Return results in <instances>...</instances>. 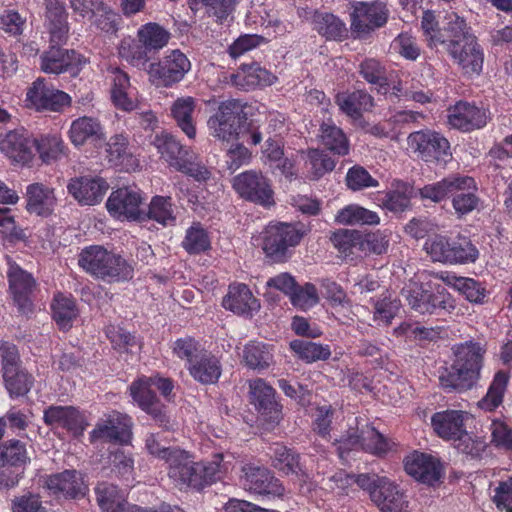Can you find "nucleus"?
Returning a JSON list of instances; mask_svg holds the SVG:
<instances>
[{
  "label": "nucleus",
  "mask_w": 512,
  "mask_h": 512,
  "mask_svg": "<svg viewBox=\"0 0 512 512\" xmlns=\"http://www.w3.org/2000/svg\"><path fill=\"white\" fill-rule=\"evenodd\" d=\"M54 189L42 183H33L26 188V209L29 213L47 217L56 207Z\"/></svg>",
  "instance_id": "nucleus-28"
},
{
  "label": "nucleus",
  "mask_w": 512,
  "mask_h": 512,
  "mask_svg": "<svg viewBox=\"0 0 512 512\" xmlns=\"http://www.w3.org/2000/svg\"><path fill=\"white\" fill-rule=\"evenodd\" d=\"M444 34L439 36L437 42L446 44L464 43L472 39H476L471 32V28L467 25L464 18L455 13L447 16V23L443 29Z\"/></svg>",
  "instance_id": "nucleus-43"
},
{
  "label": "nucleus",
  "mask_w": 512,
  "mask_h": 512,
  "mask_svg": "<svg viewBox=\"0 0 512 512\" xmlns=\"http://www.w3.org/2000/svg\"><path fill=\"white\" fill-rule=\"evenodd\" d=\"M472 185L471 177L461 175H450L436 183L427 184L419 190L423 199L433 202H440L452 192L458 191L461 187Z\"/></svg>",
  "instance_id": "nucleus-36"
},
{
  "label": "nucleus",
  "mask_w": 512,
  "mask_h": 512,
  "mask_svg": "<svg viewBox=\"0 0 512 512\" xmlns=\"http://www.w3.org/2000/svg\"><path fill=\"white\" fill-rule=\"evenodd\" d=\"M408 150L428 163L446 164L452 153L449 141L440 133L432 130H420L407 137Z\"/></svg>",
  "instance_id": "nucleus-9"
},
{
  "label": "nucleus",
  "mask_w": 512,
  "mask_h": 512,
  "mask_svg": "<svg viewBox=\"0 0 512 512\" xmlns=\"http://www.w3.org/2000/svg\"><path fill=\"white\" fill-rule=\"evenodd\" d=\"M243 359L249 368L263 370L273 362V354L269 345L253 341L245 346Z\"/></svg>",
  "instance_id": "nucleus-51"
},
{
  "label": "nucleus",
  "mask_w": 512,
  "mask_h": 512,
  "mask_svg": "<svg viewBox=\"0 0 512 512\" xmlns=\"http://www.w3.org/2000/svg\"><path fill=\"white\" fill-rule=\"evenodd\" d=\"M169 465L168 475L179 487L201 488V477L198 465L190 455L183 450H175L167 461Z\"/></svg>",
  "instance_id": "nucleus-19"
},
{
  "label": "nucleus",
  "mask_w": 512,
  "mask_h": 512,
  "mask_svg": "<svg viewBox=\"0 0 512 512\" xmlns=\"http://www.w3.org/2000/svg\"><path fill=\"white\" fill-rule=\"evenodd\" d=\"M276 79L274 74L258 64L243 65L232 77L233 83L244 90L270 86Z\"/></svg>",
  "instance_id": "nucleus-35"
},
{
  "label": "nucleus",
  "mask_w": 512,
  "mask_h": 512,
  "mask_svg": "<svg viewBox=\"0 0 512 512\" xmlns=\"http://www.w3.org/2000/svg\"><path fill=\"white\" fill-rule=\"evenodd\" d=\"M45 483L47 489L56 496L75 498L85 495L87 490L82 474L76 470L51 475Z\"/></svg>",
  "instance_id": "nucleus-25"
},
{
  "label": "nucleus",
  "mask_w": 512,
  "mask_h": 512,
  "mask_svg": "<svg viewBox=\"0 0 512 512\" xmlns=\"http://www.w3.org/2000/svg\"><path fill=\"white\" fill-rule=\"evenodd\" d=\"M453 60L466 74H479L483 65V51L476 39L448 44L447 48Z\"/></svg>",
  "instance_id": "nucleus-24"
},
{
  "label": "nucleus",
  "mask_w": 512,
  "mask_h": 512,
  "mask_svg": "<svg viewBox=\"0 0 512 512\" xmlns=\"http://www.w3.org/2000/svg\"><path fill=\"white\" fill-rule=\"evenodd\" d=\"M44 3L51 39L55 43H64L69 31L64 0H44Z\"/></svg>",
  "instance_id": "nucleus-32"
},
{
  "label": "nucleus",
  "mask_w": 512,
  "mask_h": 512,
  "mask_svg": "<svg viewBox=\"0 0 512 512\" xmlns=\"http://www.w3.org/2000/svg\"><path fill=\"white\" fill-rule=\"evenodd\" d=\"M70 101L67 93L55 89L41 78L34 81L26 93L27 106L37 111H59Z\"/></svg>",
  "instance_id": "nucleus-14"
},
{
  "label": "nucleus",
  "mask_w": 512,
  "mask_h": 512,
  "mask_svg": "<svg viewBox=\"0 0 512 512\" xmlns=\"http://www.w3.org/2000/svg\"><path fill=\"white\" fill-rule=\"evenodd\" d=\"M106 158L112 165L127 171L139 167V160L130 152L128 139L123 134L110 137L106 143Z\"/></svg>",
  "instance_id": "nucleus-34"
},
{
  "label": "nucleus",
  "mask_w": 512,
  "mask_h": 512,
  "mask_svg": "<svg viewBox=\"0 0 512 512\" xmlns=\"http://www.w3.org/2000/svg\"><path fill=\"white\" fill-rule=\"evenodd\" d=\"M109 185L101 177H76L67 185L68 192L81 205L94 206L99 204L106 194Z\"/></svg>",
  "instance_id": "nucleus-20"
},
{
  "label": "nucleus",
  "mask_w": 512,
  "mask_h": 512,
  "mask_svg": "<svg viewBox=\"0 0 512 512\" xmlns=\"http://www.w3.org/2000/svg\"><path fill=\"white\" fill-rule=\"evenodd\" d=\"M441 281L459 291L472 303H483L486 296V289L472 278L459 277L453 273L440 272Z\"/></svg>",
  "instance_id": "nucleus-39"
},
{
  "label": "nucleus",
  "mask_w": 512,
  "mask_h": 512,
  "mask_svg": "<svg viewBox=\"0 0 512 512\" xmlns=\"http://www.w3.org/2000/svg\"><path fill=\"white\" fill-rule=\"evenodd\" d=\"M144 196L135 186H124L113 190L108 196L105 207L108 214L117 221H138L143 216Z\"/></svg>",
  "instance_id": "nucleus-11"
},
{
  "label": "nucleus",
  "mask_w": 512,
  "mask_h": 512,
  "mask_svg": "<svg viewBox=\"0 0 512 512\" xmlns=\"http://www.w3.org/2000/svg\"><path fill=\"white\" fill-rule=\"evenodd\" d=\"M242 105L237 100L222 102L207 121L209 134L219 141H242L257 145L262 141L259 128L241 116Z\"/></svg>",
  "instance_id": "nucleus-2"
},
{
  "label": "nucleus",
  "mask_w": 512,
  "mask_h": 512,
  "mask_svg": "<svg viewBox=\"0 0 512 512\" xmlns=\"http://www.w3.org/2000/svg\"><path fill=\"white\" fill-rule=\"evenodd\" d=\"M452 350L453 363L439 371V383L447 392H464L479 381L486 349L478 342L467 341Z\"/></svg>",
  "instance_id": "nucleus-1"
},
{
  "label": "nucleus",
  "mask_w": 512,
  "mask_h": 512,
  "mask_svg": "<svg viewBox=\"0 0 512 512\" xmlns=\"http://www.w3.org/2000/svg\"><path fill=\"white\" fill-rule=\"evenodd\" d=\"M69 137L75 146H82L88 140L100 143L105 139L103 127L98 119L83 116L71 123Z\"/></svg>",
  "instance_id": "nucleus-33"
},
{
  "label": "nucleus",
  "mask_w": 512,
  "mask_h": 512,
  "mask_svg": "<svg viewBox=\"0 0 512 512\" xmlns=\"http://www.w3.org/2000/svg\"><path fill=\"white\" fill-rule=\"evenodd\" d=\"M423 248L433 261L445 264L475 262L479 256L478 249L466 238L450 240L435 235L427 238Z\"/></svg>",
  "instance_id": "nucleus-7"
},
{
  "label": "nucleus",
  "mask_w": 512,
  "mask_h": 512,
  "mask_svg": "<svg viewBox=\"0 0 512 512\" xmlns=\"http://www.w3.org/2000/svg\"><path fill=\"white\" fill-rule=\"evenodd\" d=\"M405 471L415 480L433 485L441 477L440 462L432 455L413 452L404 460Z\"/></svg>",
  "instance_id": "nucleus-22"
},
{
  "label": "nucleus",
  "mask_w": 512,
  "mask_h": 512,
  "mask_svg": "<svg viewBox=\"0 0 512 512\" xmlns=\"http://www.w3.org/2000/svg\"><path fill=\"white\" fill-rule=\"evenodd\" d=\"M467 413L460 410L440 411L431 417L433 431L442 439L451 441L465 430Z\"/></svg>",
  "instance_id": "nucleus-30"
},
{
  "label": "nucleus",
  "mask_w": 512,
  "mask_h": 512,
  "mask_svg": "<svg viewBox=\"0 0 512 512\" xmlns=\"http://www.w3.org/2000/svg\"><path fill=\"white\" fill-rule=\"evenodd\" d=\"M440 273L422 271L416 280H410L402 289V295L408 305L420 314H433L442 309L451 311L455 308L454 300L446 289L436 280Z\"/></svg>",
  "instance_id": "nucleus-3"
},
{
  "label": "nucleus",
  "mask_w": 512,
  "mask_h": 512,
  "mask_svg": "<svg viewBox=\"0 0 512 512\" xmlns=\"http://www.w3.org/2000/svg\"><path fill=\"white\" fill-rule=\"evenodd\" d=\"M151 381L148 377L134 381L130 386V395L133 401L145 412L154 418L162 416V407L159 404L155 393L151 390Z\"/></svg>",
  "instance_id": "nucleus-38"
},
{
  "label": "nucleus",
  "mask_w": 512,
  "mask_h": 512,
  "mask_svg": "<svg viewBox=\"0 0 512 512\" xmlns=\"http://www.w3.org/2000/svg\"><path fill=\"white\" fill-rule=\"evenodd\" d=\"M191 69L188 57L178 49L169 51L148 69L150 82L157 88H171L181 82Z\"/></svg>",
  "instance_id": "nucleus-10"
},
{
  "label": "nucleus",
  "mask_w": 512,
  "mask_h": 512,
  "mask_svg": "<svg viewBox=\"0 0 512 512\" xmlns=\"http://www.w3.org/2000/svg\"><path fill=\"white\" fill-rule=\"evenodd\" d=\"M51 310L54 321L62 330L70 329L79 314L74 298L61 293L55 295Z\"/></svg>",
  "instance_id": "nucleus-41"
},
{
  "label": "nucleus",
  "mask_w": 512,
  "mask_h": 512,
  "mask_svg": "<svg viewBox=\"0 0 512 512\" xmlns=\"http://www.w3.org/2000/svg\"><path fill=\"white\" fill-rule=\"evenodd\" d=\"M322 144L334 154L345 156L349 153V140L341 128L333 122H324L320 129Z\"/></svg>",
  "instance_id": "nucleus-45"
},
{
  "label": "nucleus",
  "mask_w": 512,
  "mask_h": 512,
  "mask_svg": "<svg viewBox=\"0 0 512 512\" xmlns=\"http://www.w3.org/2000/svg\"><path fill=\"white\" fill-rule=\"evenodd\" d=\"M111 99L117 108L124 111H131L136 107L129 77L118 69L113 72Z\"/></svg>",
  "instance_id": "nucleus-42"
},
{
  "label": "nucleus",
  "mask_w": 512,
  "mask_h": 512,
  "mask_svg": "<svg viewBox=\"0 0 512 512\" xmlns=\"http://www.w3.org/2000/svg\"><path fill=\"white\" fill-rule=\"evenodd\" d=\"M223 307L238 315L252 316L260 308L247 285L234 283L229 286L227 295L223 298Z\"/></svg>",
  "instance_id": "nucleus-26"
},
{
  "label": "nucleus",
  "mask_w": 512,
  "mask_h": 512,
  "mask_svg": "<svg viewBox=\"0 0 512 512\" xmlns=\"http://www.w3.org/2000/svg\"><path fill=\"white\" fill-rule=\"evenodd\" d=\"M272 465L285 475H295L299 478L305 476L299 462V455L285 446L277 445L274 448Z\"/></svg>",
  "instance_id": "nucleus-47"
},
{
  "label": "nucleus",
  "mask_w": 512,
  "mask_h": 512,
  "mask_svg": "<svg viewBox=\"0 0 512 512\" xmlns=\"http://www.w3.org/2000/svg\"><path fill=\"white\" fill-rule=\"evenodd\" d=\"M251 403L256 409L269 419H279L280 408L275 400V390L263 379H254L249 382Z\"/></svg>",
  "instance_id": "nucleus-27"
},
{
  "label": "nucleus",
  "mask_w": 512,
  "mask_h": 512,
  "mask_svg": "<svg viewBox=\"0 0 512 512\" xmlns=\"http://www.w3.org/2000/svg\"><path fill=\"white\" fill-rule=\"evenodd\" d=\"M305 234L304 226L271 223L261 233V246L267 257L283 261L288 249L298 245Z\"/></svg>",
  "instance_id": "nucleus-8"
},
{
  "label": "nucleus",
  "mask_w": 512,
  "mask_h": 512,
  "mask_svg": "<svg viewBox=\"0 0 512 512\" xmlns=\"http://www.w3.org/2000/svg\"><path fill=\"white\" fill-rule=\"evenodd\" d=\"M8 264L7 277L10 293L18 310L23 314H28L32 311L31 295L36 288V281L30 273L24 271L16 263L9 261Z\"/></svg>",
  "instance_id": "nucleus-18"
},
{
  "label": "nucleus",
  "mask_w": 512,
  "mask_h": 512,
  "mask_svg": "<svg viewBox=\"0 0 512 512\" xmlns=\"http://www.w3.org/2000/svg\"><path fill=\"white\" fill-rule=\"evenodd\" d=\"M192 10H198L199 4H202L208 14L213 15L220 22L234 10L236 0H188Z\"/></svg>",
  "instance_id": "nucleus-58"
},
{
  "label": "nucleus",
  "mask_w": 512,
  "mask_h": 512,
  "mask_svg": "<svg viewBox=\"0 0 512 512\" xmlns=\"http://www.w3.org/2000/svg\"><path fill=\"white\" fill-rule=\"evenodd\" d=\"M51 47L41 56V69L45 73L59 74L66 71L72 64L68 51L61 50L58 46L62 43H55L50 38Z\"/></svg>",
  "instance_id": "nucleus-49"
},
{
  "label": "nucleus",
  "mask_w": 512,
  "mask_h": 512,
  "mask_svg": "<svg viewBox=\"0 0 512 512\" xmlns=\"http://www.w3.org/2000/svg\"><path fill=\"white\" fill-rule=\"evenodd\" d=\"M373 320L378 326H388L398 314L401 303L390 293L382 294L373 303Z\"/></svg>",
  "instance_id": "nucleus-52"
},
{
  "label": "nucleus",
  "mask_w": 512,
  "mask_h": 512,
  "mask_svg": "<svg viewBox=\"0 0 512 512\" xmlns=\"http://www.w3.org/2000/svg\"><path fill=\"white\" fill-rule=\"evenodd\" d=\"M492 501L498 510L512 512V477L498 483Z\"/></svg>",
  "instance_id": "nucleus-64"
},
{
  "label": "nucleus",
  "mask_w": 512,
  "mask_h": 512,
  "mask_svg": "<svg viewBox=\"0 0 512 512\" xmlns=\"http://www.w3.org/2000/svg\"><path fill=\"white\" fill-rule=\"evenodd\" d=\"M336 102L340 110L353 119L360 118L363 112L373 107L372 97L361 90L338 94Z\"/></svg>",
  "instance_id": "nucleus-40"
},
{
  "label": "nucleus",
  "mask_w": 512,
  "mask_h": 512,
  "mask_svg": "<svg viewBox=\"0 0 512 512\" xmlns=\"http://www.w3.org/2000/svg\"><path fill=\"white\" fill-rule=\"evenodd\" d=\"M131 419L119 412H111L97 423L90 433L91 441L105 440L127 444L131 438Z\"/></svg>",
  "instance_id": "nucleus-17"
},
{
  "label": "nucleus",
  "mask_w": 512,
  "mask_h": 512,
  "mask_svg": "<svg viewBox=\"0 0 512 512\" xmlns=\"http://www.w3.org/2000/svg\"><path fill=\"white\" fill-rule=\"evenodd\" d=\"M139 42L145 50L159 51L164 48L170 39V33L157 23H147L137 32Z\"/></svg>",
  "instance_id": "nucleus-46"
},
{
  "label": "nucleus",
  "mask_w": 512,
  "mask_h": 512,
  "mask_svg": "<svg viewBox=\"0 0 512 512\" xmlns=\"http://www.w3.org/2000/svg\"><path fill=\"white\" fill-rule=\"evenodd\" d=\"M182 245L188 253L198 254L210 248V239L200 224H194L187 230Z\"/></svg>",
  "instance_id": "nucleus-57"
},
{
  "label": "nucleus",
  "mask_w": 512,
  "mask_h": 512,
  "mask_svg": "<svg viewBox=\"0 0 512 512\" xmlns=\"http://www.w3.org/2000/svg\"><path fill=\"white\" fill-rule=\"evenodd\" d=\"M335 221L342 225H375L380 219L376 212L352 204L341 209Z\"/></svg>",
  "instance_id": "nucleus-48"
},
{
  "label": "nucleus",
  "mask_w": 512,
  "mask_h": 512,
  "mask_svg": "<svg viewBox=\"0 0 512 512\" xmlns=\"http://www.w3.org/2000/svg\"><path fill=\"white\" fill-rule=\"evenodd\" d=\"M196 106L197 100L191 96L179 97L171 106L172 118L189 139H194L196 136L194 119Z\"/></svg>",
  "instance_id": "nucleus-37"
},
{
  "label": "nucleus",
  "mask_w": 512,
  "mask_h": 512,
  "mask_svg": "<svg viewBox=\"0 0 512 512\" xmlns=\"http://www.w3.org/2000/svg\"><path fill=\"white\" fill-rule=\"evenodd\" d=\"M95 492L102 512H122L124 510V494L115 485L106 482L99 483Z\"/></svg>",
  "instance_id": "nucleus-50"
},
{
  "label": "nucleus",
  "mask_w": 512,
  "mask_h": 512,
  "mask_svg": "<svg viewBox=\"0 0 512 512\" xmlns=\"http://www.w3.org/2000/svg\"><path fill=\"white\" fill-rule=\"evenodd\" d=\"M346 184L348 188L353 191L379 186L378 180L373 178L365 168L358 165L348 170L346 174Z\"/></svg>",
  "instance_id": "nucleus-62"
},
{
  "label": "nucleus",
  "mask_w": 512,
  "mask_h": 512,
  "mask_svg": "<svg viewBox=\"0 0 512 512\" xmlns=\"http://www.w3.org/2000/svg\"><path fill=\"white\" fill-rule=\"evenodd\" d=\"M362 449L371 454L381 455L388 451L389 444L375 428L365 425L358 433H351L338 442L339 457L344 460L346 452Z\"/></svg>",
  "instance_id": "nucleus-16"
},
{
  "label": "nucleus",
  "mask_w": 512,
  "mask_h": 512,
  "mask_svg": "<svg viewBox=\"0 0 512 512\" xmlns=\"http://www.w3.org/2000/svg\"><path fill=\"white\" fill-rule=\"evenodd\" d=\"M351 19V27L355 32L367 33L387 22L388 10L383 2H359L354 6Z\"/></svg>",
  "instance_id": "nucleus-21"
},
{
  "label": "nucleus",
  "mask_w": 512,
  "mask_h": 512,
  "mask_svg": "<svg viewBox=\"0 0 512 512\" xmlns=\"http://www.w3.org/2000/svg\"><path fill=\"white\" fill-rule=\"evenodd\" d=\"M240 485L249 493L268 498H282L286 489L279 479L264 466L245 464L241 469Z\"/></svg>",
  "instance_id": "nucleus-12"
},
{
  "label": "nucleus",
  "mask_w": 512,
  "mask_h": 512,
  "mask_svg": "<svg viewBox=\"0 0 512 512\" xmlns=\"http://www.w3.org/2000/svg\"><path fill=\"white\" fill-rule=\"evenodd\" d=\"M448 123L451 127L470 131L486 125L487 111L466 102H458L448 111Z\"/></svg>",
  "instance_id": "nucleus-23"
},
{
  "label": "nucleus",
  "mask_w": 512,
  "mask_h": 512,
  "mask_svg": "<svg viewBox=\"0 0 512 512\" xmlns=\"http://www.w3.org/2000/svg\"><path fill=\"white\" fill-rule=\"evenodd\" d=\"M472 185L461 187L452 192V205L458 215H466L472 212L478 205L479 199L475 195L476 183L471 177Z\"/></svg>",
  "instance_id": "nucleus-55"
},
{
  "label": "nucleus",
  "mask_w": 512,
  "mask_h": 512,
  "mask_svg": "<svg viewBox=\"0 0 512 512\" xmlns=\"http://www.w3.org/2000/svg\"><path fill=\"white\" fill-rule=\"evenodd\" d=\"M45 424L52 427H63L74 433H81L86 422L83 414L72 406H50L44 411Z\"/></svg>",
  "instance_id": "nucleus-29"
},
{
  "label": "nucleus",
  "mask_w": 512,
  "mask_h": 512,
  "mask_svg": "<svg viewBox=\"0 0 512 512\" xmlns=\"http://www.w3.org/2000/svg\"><path fill=\"white\" fill-rule=\"evenodd\" d=\"M34 139L24 129L9 131L0 136V151L12 162L20 165H28L35 156Z\"/></svg>",
  "instance_id": "nucleus-15"
},
{
  "label": "nucleus",
  "mask_w": 512,
  "mask_h": 512,
  "mask_svg": "<svg viewBox=\"0 0 512 512\" xmlns=\"http://www.w3.org/2000/svg\"><path fill=\"white\" fill-rule=\"evenodd\" d=\"M290 300L295 307L308 310L318 303L319 297L316 287L311 283H306L301 287L295 286V290L290 295Z\"/></svg>",
  "instance_id": "nucleus-63"
},
{
  "label": "nucleus",
  "mask_w": 512,
  "mask_h": 512,
  "mask_svg": "<svg viewBox=\"0 0 512 512\" xmlns=\"http://www.w3.org/2000/svg\"><path fill=\"white\" fill-rule=\"evenodd\" d=\"M35 151L44 163H51L64 154V144L58 135H45L36 139Z\"/></svg>",
  "instance_id": "nucleus-56"
},
{
  "label": "nucleus",
  "mask_w": 512,
  "mask_h": 512,
  "mask_svg": "<svg viewBox=\"0 0 512 512\" xmlns=\"http://www.w3.org/2000/svg\"><path fill=\"white\" fill-rule=\"evenodd\" d=\"M191 377L204 385L214 384L222 373L220 360L213 354L204 351L194 362L186 364Z\"/></svg>",
  "instance_id": "nucleus-31"
},
{
  "label": "nucleus",
  "mask_w": 512,
  "mask_h": 512,
  "mask_svg": "<svg viewBox=\"0 0 512 512\" xmlns=\"http://www.w3.org/2000/svg\"><path fill=\"white\" fill-rule=\"evenodd\" d=\"M315 29L328 39H337L343 36L345 25L333 14L324 13L315 17Z\"/></svg>",
  "instance_id": "nucleus-60"
},
{
  "label": "nucleus",
  "mask_w": 512,
  "mask_h": 512,
  "mask_svg": "<svg viewBox=\"0 0 512 512\" xmlns=\"http://www.w3.org/2000/svg\"><path fill=\"white\" fill-rule=\"evenodd\" d=\"M152 144L161 158L177 171L197 181H204L209 178V170L198 162L197 156L181 145L174 136L161 132L154 137Z\"/></svg>",
  "instance_id": "nucleus-5"
},
{
  "label": "nucleus",
  "mask_w": 512,
  "mask_h": 512,
  "mask_svg": "<svg viewBox=\"0 0 512 512\" xmlns=\"http://www.w3.org/2000/svg\"><path fill=\"white\" fill-rule=\"evenodd\" d=\"M171 349L173 355L184 360L186 364L194 362L204 352L200 344L190 336L175 340L172 343Z\"/></svg>",
  "instance_id": "nucleus-59"
},
{
  "label": "nucleus",
  "mask_w": 512,
  "mask_h": 512,
  "mask_svg": "<svg viewBox=\"0 0 512 512\" xmlns=\"http://www.w3.org/2000/svg\"><path fill=\"white\" fill-rule=\"evenodd\" d=\"M290 347L301 359L308 363L326 360L331 355L328 345L310 341L294 340L290 343Z\"/></svg>",
  "instance_id": "nucleus-54"
},
{
  "label": "nucleus",
  "mask_w": 512,
  "mask_h": 512,
  "mask_svg": "<svg viewBox=\"0 0 512 512\" xmlns=\"http://www.w3.org/2000/svg\"><path fill=\"white\" fill-rule=\"evenodd\" d=\"M359 487L369 494L381 512H407L408 500L399 486L386 476L363 473Z\"/></svg>",
  "instance_id": "nucleus-6"
},
{
  "label": "nucleus",
  "mask_w": 512,
  "mask_h": 512,
  "mask_svg": "<svg viewBox=\"0 0 512 512\" xmlns=\"http://www.w3.org/2000/svg\"><path fill=\"white\" fill-rule=\"evenodd\" d=\"M510 375L505 371L495 373L486 395L478 402V406L485 411H493L499 407L504 398Z\"/></svg>",
  "instance_id": "nucleus-44"
},
{
  "label": "nucleus",
  "mask_w": 512,
  "mask_h": 512,
  "mask_svg": "<svg viewBox=\"0 0 512 512\" xmlns=\"http://www.w3.org/2000/svg\"><path fill=\"white\" fill-rule=\"evenodd\" d=\"M12 379L8 381V378L3 377L5 387L11 398H17L20 396L26 395L32 385L33 378L27 372H25L22 368L13 370Z\"/></svg>",
  "instance_id": "nucleus-61"
},
{
  "label": "nucleus",
  "mask_w": 512,
  "mask_h": 512,
  "mask_svg": "<svg viewBox=\"0 0 512 512\" xmlns=\"http://www.w3.org/2000/svg\"><path fill=\"white\" fill-rule=\"evenodd\" d=\"M148 217L163 226L173 225L176 217L171 198L154 196L149 203Z\"/></svg>",
  "instance_id": "nucleus-53"
},
{
  "label": "nucleus",
  "mask_w": 512,
  "mask_h": 512,
  "mask_svg": "<svg viewBox=\"0 0 512 512\" xmlns=\"http://www.w3.org/2000/svg\"><path fill=\"white\" fill-rule=\"evenodd\" d=\"M233 188L244 199L269 207L274 204L273 190L269 180L255 170H248L235 176Z\"/></svg>",
  "instance_id": "nucleus-13"
},
{
  "label": "nucleus",
  "mask_w": 512,
  "mask_h": 512,
  "mask_svg": "<svg viewBox=\"0 0 512 512\" xmlns=\"http://www.w3.org/2000/svg\"><path fill=\"white\" fill-rule=\"evenodd\" d=\"M78 264L91 276L107 283L127 281L134 275L133 266L125 258L100 245L84 248Z\"/></svg>",
  "instance_id": "nucleus-4"
}]
</instances>
